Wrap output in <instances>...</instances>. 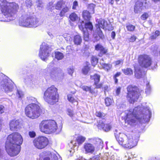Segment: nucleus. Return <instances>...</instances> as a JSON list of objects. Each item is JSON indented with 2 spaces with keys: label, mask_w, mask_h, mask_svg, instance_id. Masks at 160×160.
Instances as JSON below:
<instances>
[{
  "label": "nucleus",
  "mask_w": 160,
  "mask_h": 160,
  "mask_svg": "<svg viewBox=\"0 0 160 160\" xmlns=\"http://www.w3.org/2000/svg\"><path fill=\"white\" fill-rule=\"evenodd\" d=\"M138 62L141 67L145 68L149 67L152 63L151 57L147 55H140L138 57Z\"/></svg>",
  "instance_id": "9b49d317"
},
{
  "label": "nucleus",
  "mask_w": 160,
  "mask_h": 160,
  "mask_svg": "<svg viewBox=\"0 0 160 160\" xmlns=\"http://www.w3.org/2000/svg\"><path fill=\"white\" fill-rule=\"evenodd\" d=\"M40 159L43 160H58L57 156L52 152L51 153L49 151H45L40 154Z\"/></svg>",
  "instance_id": "ddd939ff"
},
{
  "label": "nucleus",
  "mask_w": 160,
  "mask_h": 160,
  "mask_svg": "<svg viewBox=\"0 0 160 160\" xmlns=\"http://www.w3.org/2000/svg\"><path fill=\"white\" fill-rule=\"evenodd\" d=\"M14 83L12 82H8L5 80L1 82V88L4 90L6 92H12L14 88Z\"/></svg>",
  "instance_id": "2eb2a0df"
},
{
  "label": "nucleus",
  "mask_w": 160,
  "mask_h": 160,
  "mask_svg": "<svg viewBox=\"0 0 160 160\" xmlns=\"http://www.w3.org/2000/svg\"><path fill=\"white\" fill-rule=\"evenodd\" d=\"M41 131L47 133H50L56 132L57 133L60 132L62 127H58L57 124L54 120H43L39 124Z\"/></svg>",
  "instance_id": "39448f33"
},
{
  "label": "nucleus",
  "mask_w": 160,
  "mask_h": 160,
  "mask_svg": "<svg viewBox=\"0 0 160 160\" xmlns=\"http://www.w3.org/2000/svg\"><path fill=\"white\" fill-rule=\"evenodd\" d=\"M100 76L99 75L96 74L91 76V79L94 81V84L95 85V88H100L102 87V84H98L100 81Z\"/></svg>",
  "instance_id": "a211bd4d"
},
{
  "label": "nucleus",
  "mask_w": 160,
  "mask_h": 160,
  "mask_svg": "<svg viewBox=\"0 0 160 160\" xmlns=\"http://www.w3.org/2000/svg\"><path fill=\"white\" fill-rule=\"evenodd\" d=\"M150 91V87L149 85H147L146 89L145 92L147 93H149Z\"/></svg>",
  "instance_id": "4d7b16f0"
},
{
  "label": "nucleus",
  "mask_w": 160,
  "mask_h": 160,
  "mask_svg": "<svg viewBox=\"0 0 160 160\" xmlns=\"http://www.w3.org/2000/svg\"><path fill=\"white\" fill-rule=\"evenodd\" d=\"M55 58L58 60H61L63 58L64 56L62 53L56 52H55Z\"/></svg>",
  "instance_id": "c85d7f7f"
},
{
  "label": "nucleus",
  "mask_w": 160,
  "mask_h": 160,
  "mask_svg": "<svg viewBox=\"0 0 160 160\" xmlns=\"http://www.w3.org/2000/svg\"><path fill=\"white\" fill-rule=\"evenodd\" d=\"M90 70V67L87 65L83 67L82 70V73L84 75H87Z\"/></svg>",
  "instance_id": "7c9ffc66"
},
{
  "label": "nucleus",
  "mask_w": 160,
  "mask_h": 160,
  "mask_svg": "<svg viewBox=\"0 0 160 160\" xmlns=\"http://www.w3.org/2000/svg\"><path fill=\"white\" fill-rule=\"evenodd\" d=\"M105 125V124L102 121H99V122H98V124L97 126L99 129H102V128Z\"/></svg>",
  "instance_id": "a19ab883"
},
{
  "label": "nucleus",
  "mask_w": 160,
  "mask_h": 160,
  "mask_svg": "<svg viewBox=\"0 0 160 160\" xmlns=\"http://www.w3.org/2000/svg\"><path fill=\"white\" fill-rule=\"evenodd\" d=\"M70 7L69 6H66L63 8L61 11L59 15L61 17H63L65 13L68 12L70 9Z\"/></svg>",
  "instance_id": "b1692460"
},
{
  "label": "nucleus",
  "mask_w": 160,
  "mask_h": 160,
  "mask_svg": "<svg viewBox=\"0 0 160 160\" xmlns=\"http://www.w3.org/2000/svg\"><path fill=\"white\" fill-rule=\"evenodd\" d=\"M96 21L98 23L96 24V27L97 28L96 32L93 34V36L95 39V40L98 41L100 38H104V35L100 28L103 29L106 28L108 23L107 21L102 18L97 19Z\"/></svg>",
  "instance_id": "1a4fd4ad"
},
{
  "label": "nucleus",
  "mask_w": 160,
  "mask_h": 160,
  "mask_svg": "<svg viewBox=\"0 0 160 160\" xmlns=\"http://www.w3.org/2000/svg\"><path fill=\"white\" fill-rule=\"evenodd\" d=\"M73 142H74V141H71V143H72V144H74V146H77L76 143H73Z\"/></svg>",
  "instance_id": "774afa93"
},
{
  "label": "nucleus",
  "mask_w": 160,
  "mask_h": 160,
  "mask_svg": "<svg viewBox=\"0 0 160 160\" xmlns=\"http://www.w3.org/2000/svg\"><path fill=\"white\" fill-rule=\"evenodd\" d=\"M135 76L136 78L139 79L142 78L145 75L144 72L141 71L139 68L135 67Z\"/></svg>",
  "instance_id": "aec40b11"
},
{
  "label": "nucleus",
  "mask_w": 160,
  "mask_h": 160,
  "mask_svg": "<svg viewBox=\"0 0 160 160\" xmlns=\"http://www.w3.org/2000/svg\"><path fill=\"white\" fill-rule=\"evenodd\" d=\"M67 114L70 117H72L74 115L73 111V110L70 109H68L67 110Z\"/></svg>",
  "instance_id": "09e8293b"
},
{
  "label": "nucleus",
  "mask_w": 160,
  "mask_h": 160,
  "mask_svg": "<svg viewBox=\"0 0 160 160\" xmlns=\"http://www.w3.org/2000/svg\"><path fill=\"white\" fill-rule=\"evenodd\" d=\"M85 29L88 31V30H89L90 31H91L93 29V26L92 24L90 22H88L86 23L85 24Z\"/></svg>",
  "instance_id": "473e14b6"
},
{
  "label": "nucleus",
  "mask_w": 160,
  "mask_h": 160,
  "mask_svg": "<svg viewBox=\"0 0 160 160\" xmlns=\"http://www.w3.org/2000/svg\"><path fill=\"white\" fill-rule=\"evenodd\" d=\"M26 6L28 7H30L32 5V3L30 0H27L26 2Z\"/></svg>",
  "instance_id": "6e6d98bb"
},
{
  "label": "nucleus",
  "mask_w": 160,
  "mask_h": 160,
  "mask_svg": "<svg viewBox=\"0 0 160 160\" xmlns=\"http://www.w3.org/2000/svg\"><path fill=\"white\" fill-rule=\"evenodd\" d=\"M114 135L118 143L125 148H131L137 144V140L130 134L126 135L121 133L116 130L114 132Z\"/></svg>",
  "instance_id": "7ed1b4c3"
},
{
  "label": "nucleus",
  "mask_w": 160,
  "mask_h": 160,
  "mask_svg": "<svg viewBox=\"0 0 160 160\" xmlns=\"http://www.w3.org/2000/svg\"><path fill=\"white\" fill-rule=\"evenodd\" d=\"M20 126V123L18 120H12L10 121L9 126L10 129L12 131L17 130L19 129Z\"/></svg>",
  "instance_id": "dca6fc26"
},
{
  "label": "nucleus",
  "mask_w": 160,
  "mask_h": 160,
  "mask_svg": "<svg viewBox=\"0 0 160 160\" xmlns=\"http://www.w3.org/2000/svg\"><path fill=\"white\" fill-rule=\"evenodd\" d=\"M158 36L156 35H155L154 33H153L152 35L151 36L150 38L151 39H156Z\"/></svg>",
  "instance_id": "680f3d73"
},
{
  "label": "nucleus",
  "mask_w": 160,
  "mask_h": 160,
  "mask_svg": "<svg viewBox=\"0 0 160 160\" xmlns=\"http://www.w3.org/2000/svg\"><path fill=\"white\" fill-rule=\"evenodd\" d=\"M68 99L70 102L74 103V104L77 105V102L74 99L72 94H69L68 95Z\"/></svg>",
  "instance_id": "c756f323"
},
{
  "label": "nucleus",
  "mask_w": 160,
  "mask_h": 160,
  "mask_svg": "<svg viewBox=\"0 0 160 160\" xmlns=\"http://www.w3.org/2000/svg\"><path fill=\"white\" fill-rule=\"evenodd\" d=\"M102 67L105 70L108 71L111 69L112 67V65L109 64L102 63Z\"/></svg>",
  "instance_id": "ea45409f"
},
{
  "label": "nucleus",
  "mask_w": 160,
  "mask_h": 160,
  "mask_svg": "<svg viewBox=\"0 0 160 160\" xmlns=\"http://www.w3.org/2000/svg\"><path fill=\"white\" fill-rule=\"evenodd\" d=\"M48 138L44 136H39L36 138L33 141L34 146L38 149H42L45 148L48 144Z\"/></svg>",
  "instance_id": "9d476101"
},
{
  "label": "nucleus",
  "mask_w": 160,
  "mask_h": 160,
  "mask_svg": "<svg viewBox=\"0 0 160 160\" xmlns=\"http://www.w3.org/2000/svg\"><path fill=\"white\" fill-rule=\"evenodd\" d=\"M16 96L19 98H22L24 96L23 92L20 90H17Z\"/></svg>",
  "instance_id": "79ce46f5"
},
{
  "label": "nucleus",
  "mask_w": 160,
  "mask_h": 160,
  "mask_svg": "<svg viewBox=\"0 0 160 160\" xmlns=\"http://www.w3.org/2000/svg\"><path fill=\"white\" fill-rule=\"evenodd\" d=\"M126 27L128 30L129 31H133L135 28V27L134 26L130 24L127 25Z\"/></svg>",
  "instance_id": "a18cd8bd"
},
{
  "label": "nucleus",
  "mask_w": 160,
  "mask_h": 160,
  "mask_svg": "<svg viewBox=\"0 0 160 160\" xmlns=\"http://www.w3.org/2000/svg\"><path fill=\"white\" fill-rule=\"evenodd\" d=\"M95 49L99 52V56L102 57L103 54H106L108 51V49L104 48L101 44H98L95 46Z\"/></svg>",
  "instance_id": "6ab92c4d"
},
{
  "label": "nucleus",
  "mask_w": 160,
  "mask_h": 160,
  "mask_svg": "<svg viewBox=\"0 0 160 160\" xmlns=\"http://www.w3.org/2000/svg\"><path fill=\"white\" fill-rule=\"evenodd\" d=\"M105 103L107 106L110 105L113 102V100L109 98H107L105 99Z\"/></svg>",
  "instance_id": "f704fd0d"
},
{
  "label": "nucleus",
  "mask_w": 160,
  "mask_h": 160,
  "mask_svg": "<svg viewBox=\"0 0 160 160\" xmlns=\"http://www.w3.org/2000/svg\"><path fill=\"white\" fill-rule=\"evenodd\" d=\"M54 25V22L51 21H48L47 23V25L48 26V27H51Z\"/></svg>",
  "instance_id": "864d4df0"
},
{
  "label": "nucleus",
  "mask_w": 160,
  "mask_h": 160,
  "mask_svg": "<svg viewBox=\"0 0 160 160\" xmlns=\"http://www.w3.org/2000/svg\"><path fill=\"white\" fill-rule=\"evenodd\" d=\"M84 148L86 153H92L96 149L93 145L89 143H85L84 144Z\"/></svg>",
  "instance_id": "f3484780"
},
{
  "label": "nucleus",
  "mask_w": 160,
  "mask_h": 160,
  "mask_svg": "<svg viewBox=\"0 0 160 160\" xmlns=\"http://www.w3.org/2000/svg\"><path fill=\"white\" fill-rule=\"evenodd\" d=\"M121 90V88L120 87H118V88H117L116 91V93L117 95H118L119 94Z\"/></svg>",
  "instance_id": "13d9d810"
},
{
  "label": "nucleus",
  "mask_w": 160,
  "mask_h": 160,
  "mask_svg": "<svg viewBox=\"0 0 160 160\" xmlns=\"http://www.w3.org/2000/svg\"><path fill=\"white\" fill-rule=\"evenodd\" d=\"M115 83H117L118 82V79L116 78L113 77Z\"/></svg>",
  "instance_id": "338daca9"
},
{
  "label": "nucleus",
  "mask_w": 160,
  "mask_h": 160,
  "mask_svg": "<svg viewBox=\"0 0 160 160\" xmlns=\"http://www.w3.org/2000/svg\"><path fill=\"white\" fill-rule=\"evenodd\" d=\"M154 33L155 34V35H156L158 37L160 34V32L158 31H156Z\"/></svg>",
  "instance_id": "69168bd1"
},
{
  "label": "nucleus",
  "mask_w": 160,
  "mask_h": 160,
  "mask_svg": "<svg viewBox=\"0 0 160 160\" xmlns=\"http://www.w3.org/2000/svg\"><path fill=\"white\" fill-rule=\"evenodd\" d=\"M112 127L109 124H105L102 128V130L105 132H108L111 129Z\"/></svg>",
  "instance_id": "c9c22d12"
},
{
  "label": "nucleus",
  "mask_w": 160,
  "mask_h": 160,
  "mask_svg": "<svg viewBox=\"0 0 160 160\" xmlns=\"http://www.w3.org/2000/svg\"><path fill=\"white\" fill-rule=\"evenodd\" d=\"M27 100L31 103L28 105L25 108V113L28 117L34 119L38 118L42 112V109L39 105L35 103L37 99L32 97H27Z\"/></svg>",
  "instance_id": "20e7f679"
},
{
  "label": "nucleus",
  "mask_w": 160,
  "mask_h": 160,
  "mask_svg": "<svg viewBox=\"0 0 160 160\" xmlns=\"http://www.w3.org/2000/svg\"><path fill=\"white\" fill-rule=\"evenodd\" d=\"M78 5V2L75 1H74L73 3V5L72 6V9H75L76 8V7H77Z\"/></svg>",
  "instance_id": "bf43d9fd"
},
{
  "label": "nucleus",
  "mask_w": 160,
  "mask_h": 160,
  "mask_svg": "<svg viewBox=\"0 0 160 160\" xmlns=\"http://www.w3.org/2000/svg\"><path fill=\"white\" fill-rule=\"evenodd\" d=\"M51 51L50 47L45 43H43L40 46L39 56L42 60H45L49 56Z\"/></svg>",
  "instance_id": "f8f14e48"
},
{
  "label": "nucleus",
  "mask_w": 160,
  "mask_h": 160,
  "mask_svg": "<svg viewBox=\"0 0 160 160\" xmlns=\"http://www.w3.org/2000/svg\"><path fill=\"white\" fill-rule=\"evenodd\" d=\"M81 88L84 91L86 92H89L91 93L92 92L91 87H89L86 86H82L81 87Z\"/></svg>",
  "instance_id": "37998d69"
},
{
  "label": "nucleus",
  "mask_w": 160,
  "mask_h": 160,
  "mask_svg": "<svg viewBox=\"0 0 160 160\" xmlns=\"http://www.w3.org/2000/svg\"><path fill=\"white\" fill-rule=\"evenodd\" d=\"M43 98L46 102L50 104L57 102L58 94L57 88L54 86L48 88L44 93Z\"/></svg>",
  "instance_id": "0eeeda50"
},
{
  "label": "nucleus",
  "mask_w": 160,
  "mask_h": 160,
  "mask_svg": "<svg viewBox=\"0 0 160 160\" xmlns=\"http://www.w3.org/2000/svg\"><path fill=\"white\" fill-rule=\"evenodd\" d=\"M4 108V107L2 105H0V112H1V113H2L3 112V109Z\"/></svg>",
  "instance_id": "e2e57ef3"
},
{
  "label": "nucleus",
  "mask_w": 160,
  "mask_h": 160,
  "mask_svg": "<svg viewBox=\"0 0 160 160\" xmlns=\"http://www.w3.org/2000/svg\"><path fill=\"white\" fill-rule=\"evenodd\" d=\"M19 24L20 26L29 28L36 27L40 24L37 18L32 16L27 17L25 12L20 17Z\"/></svg>",
  "instance_id": "423d86ee"
},
{
  "label": "nucleus",
  "mask_w": 160,
  "mask_h": 160,
  "mask_svg": "<svg viewBox=\"0 0 160 160\" xmlns=\"http://www.w3.org/2000/svg\"><path fill=\"white\" fill-rule=\"evenodd\" d=\"M73 41L75 44L77 45H79L82 42V39L80 36L76 35L74 36Z\"/></svg>",
  "instance_id": "5701e85b"
},
{
  "label": "nucleus",
  "mask_w": 160,
  "mask_h": 160,
  "mask_svg": "<svg viewBox=\"0 0 160 160\" xmlns=\"http://www.w3.org/2000/svg\"><path fill=\"white\" fill-rule=\"evenodd\" d=\"M79 24L78 25V26L79 28L81 30L83 31V32L84 31H85L83 28V26H85L84 22L83 21H82V20H79Z\"/></svg>",
  "instance_id": "e433bc0d"
},
{
  "label": "nucleus",
  "mask_w": 160,
  "mask_h": 160,
  "mask_svg": "<svg viewBox=\"0 0 160 160\" xmlns=\"http://www.w3.org/2000/svg\"><path fill=\"white\" fill-rule=\"evenodd\" d=\"M83 34L84 40L86 41H88L89 40V34L87 31H84Z\"/></svg>",
  "instance_id": "c03bdc74"
},
{
  "label": "nucleus",
  "mask_w": 160,
  "mask_h": 160,
  "mask_svg": "<svg viewBox=\"0 0 160 160\" xmlns=\"http://www.w3.org/2000/svg\"><path fill=\"white\" fill-rule=\"evenodd\" d=\"M29 135L31 138H33L35 137L36 136L35 132L33 131H30L29 132Z\"/></svg>",
  "instance_id": "8fccbe9b"
},
{
  "label": "nucleus",
  "mask_w": 160,
  "mask_h": 160,
  "mask_svg": "<svg viewBox=\"0 0 160 160\" xmlns=\"http://www.w3.org/2000/svg\"><path fill=\"white\" fill-rule=\"evenodd\" d=\"M85 139L86 138L84 137L80 136L77 137V141L78 144H81L83 143Z\"/></svg>",
  "instance_id": "72a5a7b5"
},
{
  "label": "nucleus",
  "mask_w": 160,
  "mask_h": 160,
  "mask_svg": "<svg viewBox=\"0 0 160 160\" xmlns=\"http://www.w3.org/2000/svg\"><path fill=\"white\" fill-rule=\"evenodd\" d=\"M91 62L92 65L93 66H95L98 63V59L96 57L92 56L91 59Z\"/></svg>",
  "instance_id": "58836bf2"
},
{
  "label": "nucleus",
  "mask_w": 160,
  "mask_h": 160,
  "mask_svg": "<svg viewBox=\"0 0 160 160\" xmlns=\"http://www.w3.org/2000/svg\"><path fill=\"white\" fill-rule=\"evenodd\" d=\"M149 17V15L147 12H144L141 16V19L143 21L146 20Z\"/></svg>",
  "instance_id": "49530a36"
},
{
  "label": "nucleus",
  "mask_w": 160,
  "mask_h": 160,
  "mask_svg": "<svg viewBox=\"0 0 160 160\" xmlns=\"http://www.w3.org/2000/svg\"><path fill=\"white\" fill-rule=\"evenodd\" d=\"M136 39V37L134 36H132L129 39V41L130 42H134Z\"/></svg>",
  "instance_id": "5fc2aeb1"
},
{
  "label": "nucleus",
  "mask_w": 160,
  "mask_h": 160,
  "mask_svg": "<svg viewBox=\"0 0 160 160\" xmlns=\"http://www.w3.org/2000/svg\"><path fill=\"white\" fill-rule=\"evenodd\" d=\"M58 70L56 69H54L52 70L50 72V76L53 79H55L59 76V73Z\"/></svg>",
  "instance_id": "4be33fe9"
},
{
  "label": "nucleus",
  "mask_w": 160,
  "mask_h": 160,
  "mask_svg": "<svg viewBox=\"0 0 160 160\" xmlns=\"http://www.w3.org/2000/svg\"><path fill=\"white\" fill-rule=\"evenodd\" d=\"M125 122L131 125L135 123L136 119L142 123L148 122L151 116V112L148 108L140 106L133 110L125 111Z\"/></svg>",
  "instance_id": "f257e3e1"
},
{
  "label": "nucleus",
  "mask_w": 160,
  "mask_h": 160,
  "mask_svg": "<svg viewBox=\"0 0 160 160\" xmlns=\"http://www.w3.org/2000/svg\"><path fill=\"white\" fill-rule=\"evenodd\" d=\"M67 71L68 74L72 76L74 71V69L73 67L69 68H67Z\"/></svg>",
  "instance_id": "de8ad7c7"
},
{
  "label": "nucleus",
  "mask_w": 160,
  "mask_h": 160,
  "mask_svg": "<svg viewBox=\"0 0 160 160\" xmlns=\"http://www.w3.org/2000/svg\"><path fill=\"white\" fill-rule=\"evenodd\" d=\"M122 71L124 73L127 75H130L133 74V71L130 68L122 69Z\"/></svg>",
  "instance_id": "cd10ccee"
},
{
  "label": "nucleus",
  "mask_w": 160,
  "mask_h": 160,
  "mask_svg": "<svg viewBox=\"0 0 160 160\" xmlns=\"http://www.w3.org/2000/svg\"><path fill=\"white\" fill-rule=\"evenodd\" d=\"M121 74V73L120 72H118L114 75V77L117 78V77L119 76Z\"/></svg>",
  "instance_id": "0e129e2a"
},
{
  "label": "nucleus",
  "mask_w": 160,
  "mask_h": 160,
  "mask_svg": "<svg viewBox=\"0 0 160 160\" xmlns=\"http://www.w3.org/2000/svg\"><path fill=\"white\" fill-rule=\"evenodd\" d=\"M92 142L95 145L96 149L102 145L103 142L102 140L99 138H93L92 139Z\"/></svg>",
  "instance_id": "412c9836"
},
{
  "label": "nucleus",
  "mask_w": 160,
  "mask_h": 160,
  "mask_svg": "<svg viewBox=\"0 0 160 160\" xmlns=\"http://www.w3.org/2000/svg\"><path fill=\"white\" fill-rule=\"evenodd\" d=\"M147 4L146 2H142L140 1H138L134 6V11L136 13H140L142 10L146 8V5Z\"/></svg>",
  "instance_id": "4468645a"
},
{
  "label": "nucleus",
  "mask_w": 160,
  "mask_h": 160,
  "mask_svg": "<svg viewBox=\"0 0 160 160\" xmlns=\"http://www.w3.org/2000/svg\"><path fill=\"white\" fill-rule=\"evenodd\" d=\"M127 99L128 102L133 103L138 99L140 95L139 90L136 87L129 86L127 88Z\"/></svg>",
  "instance_id": "6e6552de"
},
{
  "label": "nucleus",
  "mask_w": 160,
  "mask_h": 160,
  "mask_svg": "<svg viewBox=\"0 0 160 160\" xmlns=\"http://www.w3.org/2000/svg\"><path fill=\"white\" fill-rule=\"evenodd\" d=\"M70 20L72 22H75L80 20L78 15L74 12L72 13L69 16Z\"/></svg>",
  "instance_id": "393cba45"
},
{
  "label": "nucleus",
  "mask_w": 160,
  "mask_h": 160,
  "mask_svg": "<svg viewBox=\"0 0 160 160\" xmlns=\"http://www.w3.org/2000/svg\"><path fill=\"white\" fill-rule=\"evenodd\" d=\"M116 36V33L114 32H112L111 33V37L113 39H114Z\"/></svg>",
  "instance_id": "052dcab7"
},
{
  "label": "nucleus",
  "mask_w": 160,
  "mask_h": 160,
  "mask_svg": "<svg viewBox=\"0 0 160 160\" xmlns=\"http://www.w3.org/2000/svg\"><path fill=\"white\" fill-rule=\"evenodd\" d=\"M22 142V138L18 133H13L8 136L5 145L6 150L8 154L12 157L18 154Z\"/></svg>",
  "instance_id": "f03ea898"
},
{
  "label": "nucleus",
  "mask_w": 160,
  "mask_h": 160,
  "mask_svg": "<svg viewBox=\"0 0 160 160\" xmlns=\"http://www.w3.org/2000/svg\"><path fill=\"white\" fill-rule=\"evenodd\" d=\"M95 114L97 117L102 119H104L105 118V114L100 112H97Z\"/></svg>",
  "instance_id": "4c0bfd02"
},
{
  "label": "nucleus",
  "mask_w": 160,
  "mask_h": 160,
  "mask_svg": "<svg viewBox=\"0 0 160 160\" xmlns=\"http://www.w3.org/2000/svg\"><path fill=\"white\" fill-rule=\"evenodd\" d=\"M0 160H7L6 158L5 152L1 148H0Z\"/></svg>",
  "instance_id": "2f4dec72"
},
{
  "label": "nucleus",
  "mask_w": 160,
  "mask_h": 160,
  "mask_svg": "<svg viewBox=\"0 0 160 160\" xmlns=\"http://www.w3.org/2000/svg\"><path fill=\"white\" fill-rule=\"evenodd\" d=\"M82 16L84 19L89 21L91 18L90 12L88 11L84 10L82 13Z\"/></svg>",
  "instance_id": "a878e982"
},
{
  "label": "nucleus",
  "mask_w": 160,
  "mask_h": 160,
  "mask_svg": "<svg viewBox=\"0 0 160 160\" xmlns=\"http://www.w3.org/2000/svg\"><path fill=\"white\" fill-rule=\"evenodd\" d=\"M123 62V60L122 59L117 60L114 62L116 65H118L121 64H122Z\"/></svg>",
  "instance_id": "603ef678"
},
{
  "label": "nucleus",
  "mask_w": 160,
  "mask_h": 160,
  "mask_svg": "<svg viewBox=\"0 0 160 160\" xmlns=\"http://www.w3.org/2000/svg\"><path fill=\"white\" fill-rule=\"evenodd\" d=\"M64 4V2L62 0H60L58 2L55 4V8L56 9L60 10L62 6Z\"/></svg>",
  "instance_id": "bb28decb"
},
{
  "label": "nucleus",
  "mask_w": 160,
  "mask_h": 160,
  "mask_svg": "<svg viewBox=\"0 0 160 160\" xmlns=\"http://www.w3.org/2000/svg\"><path fill=\"white\" fill-rule=\"evenodd\" d=\"M95 7V5L93 4L92 3L89 5L88 8L90 9L93 12Z\"/></svg>",
  "instance_id": "3c124183"
}]
</instances>
